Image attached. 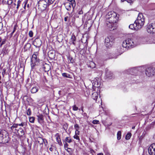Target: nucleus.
<instances>
[{
    "label": "nucleus",
    "instance_id": "obj_1",
    "mask_svg": "<svg viewBox=\"0 0 155 155\" xmlns=\"http://www.w3.org/2000/svg\"><path fill=\"white\" fill-rule=\"evenodd\" d=\"M139 44L138 40L136 38H126L123 41L122 46L124 48H132Z\"/></svg>",
    "mask_w": 155,
    "mask_h": 155
},
{
    "label": "nucleus",
    "instance_id": "obj_2",
    "mask_svg": "<svg viewBox=\"0 0 155 155\" xmlns=\"http://www.w3.org/2000/svg\"><path fill=\"white\" fill-rule=\"evenodd\" d=\"M115 38L112 35L108 36L105 39L104 44L107 48H110L114 45Z\"/></svg>",
    "mask_w": 155,
    "mask_h": 155
},
{
    "label": "nucleus",
    "instance_id": "obj_3",
    "mask_svg": "<svg viewBox=\"0 0 155 155\" xmlns=\"http://www.w3.org/2000/svg\"><path fill=\"white\" fill-rule=\"evenodd\" d=\"M145 22V18L142 14L139 13L137 17V19L135 21L136 25H137L139 29L141 28L144 25Z\"/></svg>",
    "mask_w": 155,
    "mask_h": 155
},
{
    "label": "nucleus",
    "instance_id": "obj_4",
    "mask_svg": "<svg viewBox=\"0 0 155 155\" xmlns=\"http://www.w3.org/2000/svg\"><path fill=\"white\" fill-rule=\"evenodd\" d=\"M119 15L113 11L109 12L106 15L107 18L113 19V21H114V22H115L119 19Z\"/></svg>",
    "mask_w": 155,
    "mask_h": 155
},
{
    "label": "nucleus",
    "instance_id": "obj_5",
    "mask_svg": "<svg viewBox=\"0 0 155 155\" xmlns=\"http://www.w3.org/2000/svg\"><path fill=\"white\" fill-rule=\"evenodd\" d=\"M105 25L108 27V28L110 31H112L116 29L117 24L116 22L106 21L105 24Z\"/></svg>",
    "mask_w": 155,
    "mask_h": 155
},
{
    "label": "nucleus",
    "instance_id": "obj_6",
    "mask_svg": "<svg viewBox=\"0 0 155 155\" xmlns=\"http://www.w3.org/2000/svg\"><path fill=\"white\" fill-rule=\"evenodd\" d=\"M147 31L150 33H155V22L148 24L147 28Z\"/></svg>",
    "mask_w": 155,
    "mask_h": 155
},
{
    "label": "nucleus",
    "instance_id": "obj_7",
    "mask_svg": "<svg viewBox=\"0 0 155 155\" xmlns=\"http://www.w3.org/2000/svg\"><path fill=\"white\" fill-rule=\"evenodd\" d=\"M38 54V53L36 52L33 54L31 59V66L38 64V63L39 62V60L37 57Z\"/></svg>",
    "mask_w": 155,
    "mask_h": 155
},
{
    "label": "nucleus",
    "instance_id": "obj_8",
    "mask_svg": "<svg viewBox=\"0 0 155 155\" xmlns=\"http://www.w3.org/2000/svg\"><path fill=\"white\" fill-rule=\"evenodd\" d=\"M145 73L148 77L154 75L155 74V69L153 67H148L146 69Z\"/></svg>",
    "mask_w": 155,
    "mask_h": 155
},
{
    "label": "nucleus",
    "instance_id": "obj_9",
    "mask_svg": "<svg viewBox=\"0 0 155 155\" xmlns=\"http://www.w3.org/2000/svg\"><path fill=\"white\" fill-rule=\"evenodd\" d=\"M92 88L94 90H95V88L99 87L101 85L100 79L97 78H95L92 83Z\"/></svg>",
    "mask_w": 155,
    "mask_h": 155
},
{
    "label": "nucleus",
    "instance_id": "obj_10",
    "mask_svg": "<svg viewBox=\"0 0 155 155\" xmlns=\"http://www.w3.org/2000/svg\"><path fill=\"white\" fill-rule=\"evenodd\" d=\"M48 5V3L45 0H41L38 2V6L41 7L42 10H45Z\"/></svg>",
    "mask_w": 155,
    "mask_h": 155
},
{
    "label": "nucleus",
    "instance_id": "obj_11",
    "mask_svg": "<svg viewBox=\"0 0 155 155\" xmlns=\"http://www.w3.org/2000/svg\"><path fill=\"white\" fill-rule=\"evenodd\" d=\"M150 155H155V143L151 144L148 149Z\"/></svg>",
    "mask_w": 155,
    "mask_h": 155
},
{
    "label": "nucleus",
    "instance_id": "obj_12",
    "mask_svg": "<svg viewBox=\"0 0 155 155\" xmlns=\"http://www.w3.org/2000/svg\"><path fill=\"white\" fill-rule=\"evenodd\" d=\"M33 44L36 48H39L41 45V41L40 39L36 38L33 41Z\"/></svg>",
    "mask_w": 155,
    "mask_h": 155
},
{
    "label": "nucleus",
    "instance_id": "obj_13",
    "mask_svg": "<svg viewBox=\"0 0 155 155\" xmlns=\"http://www.w3.org/2000/svg\"><path fill=\"white\" fill-rule=\"evenodd\" d=\"M64 5L66 9L68 11H70L72 8L73 9L75 6H73V4H71L70 2H66L64 3Z\"/></svg>",
    "mask_w": 155,
    "mask_h": 155
},
{
    "label": "nucleus",
    "instance_id": "obj_14",
    "mask_svg": "<svg viewBox=\"0 0 155 155\" xmlns=\"http://www.w3.org/2000/svg\"><path fill=\"white\" fill-rule=\"evenodd\" d=\"M37 117L38 118L37 120L38 122L39 123L41 124L44 122V116L42 114L38 113L37 115Z\"/></svg>",
    "mask_w": 155,
    "mask_h": 155
},
{
    "label": "nucleus",
    "instance_id": "obj_15",
    "mask_svg": "<svg viewBox=\"0 0 155 155\" xmlns=\"http://www.w3.org/2000/svg\"><path fill=\"white\" fill-rule=\"evenodd\" d=\"M137 69L135 68H132L128 70L127 71V73L128 74H136L137 73Z\"/></svg>",
    "mask_w": 155,
    "mask_h": 155
},
{
    "label": "nucleus",
    "instance_id": "obj_16",
    "mask_svg": "<svg viewBox=\"0 0 155 155\" xmlns=\"http://www.w3.org/2000/svg\"><path fill=\"white\" fill-rule=\"evenodd\" d=\"M56 140L59 145L60 146H62L63 144L61 142L60 136L58 134H57L56 135Z\"/></svg>",
    "mask_w": 155,
    "mask_h": 155
},
{
    "label": "nucleus",
    "instance_id": "obj_17",
    "mask_svg": "<svg viewBox=\"0 0 155 155\" xmlns=\"http://www.w3.org/2000/svg\"><path fill=\"white\" fill-rule=\"evenodd\" d=\"M129 28L132 30H137L139 29V28H137L138 27L137 26V25H136V23L134 22V23L133 24H130L129 26Z\"/></svg>",
    "mask_w": 155,
    "mask_h": 155
},
{
    "label": "nucleus",
    "instance_id": "obj_18",
    "mask_svg": "<svg viewBox=\"0 0 155 155\" xmlns=\"http://www.w3.org/2000/svg\"><path fill=\"white\" fill-rule=\"evenodd\" d=\"M14 1V0H3L2 3L5 4L10 5Z\"/></svg>",
    "mask_w": 155,
    "mask_h": 155
},
{
    "label": "nucleus",
    "instance_id": "obj_19",
    "mask_svg": "<svg viewBox=\"0 0 155 155\" xmlns=\"http://www.w3.org/2000/svg\"><path fill=\"white\" fill-rule=\"evenodd\" d=\"M113 74L111 71H107L106 72V76L107 78L109 79H112L113 78Z\"/></svg>",
    "mask_w": 155,
    "mask_h": 155
},
{
    "label": "nucleus",
    "instance_id": "obj_20",
    "mask_svg": "<svg viewBox=\"0 0 155 155\" xmlns=\"http://www.w3.org/2000/svg\"><path fill=\"white\" fill-rule=\"evenodd\" d=\"M42 68L45 72H47L49 71V69H50L49 66V65L45 64L43 65L42 67Z\"/></svg>",
    "mask_w": 155,
    "mask_h": 155
},
{
    "label": "nucleus",
    "instance_id": "obj_21",
    "mask_svg": "<svg viewBox=\"0 0 155 155\" xmlns=\"http://www.w3.org/2000/svg\"><path fill=\"white\" fill-rule=\"evenodd\" d=\"M43 139L41 137H38L37 139V141L38 143L40 145L41 147H43Z\"/></svg>",
    "mask_w": 155,
    "mask_h": 155
},
{
    "label": "nucleus",
    "instance_id": "obj_22",
    "mask_svg": "<svg viewBox=\"0 0 155 155\" xmlns=\"http://www.w3.org/2000/svg\"><path fill=\"white\" fill-rule=\"evenodd\" d=\"M38 90V88L36 87H32L31 90V92L32 94L36 93Z\"/></svg>",
    "mask_w": 155,
    "mask_h": 155
},
{
    "label": "nucleus",
    "instance_id": "obj_23",
    "mask_svg": "<svg viewBox=\"0 0 155 155\" xmlns=\"http://www.w3.org/2000/svg\"><path fill=\"white\" fill-rule=\"evenodd\" d=\"M98 97V94L97 92H94L92 94V98L93 99L96 101Z\"/></svg>",
    "mask_w": 155,
    "mask_h": 155
},
{
    "label": "nucleus",
    "instance_id": "obj_24",
    "mask_svg": "<svg viewBox=\"0 0 155 155\" xmlns=\"http://www.w3.org/2000/svg\"><path fill=\"white\" fill-rule=\"evenodd\" d=\"M9 51L7 47L4 48H3L2 50V53L3 55L6 54H8Z\"/></svg>",
    "mask_w": 155,
    "mask_h": 155
},
{
    "label": "nucleus",
    "instance_id": "obj_25",
    "mask_svg": "<svg viewBox=\"0 0 155 155\" xmlns=\"http://www.w3.org/2000/svg\"><path fill=\"white\" fill-rule=\"evenodd\" d=\"M18 133L19 134L22 136L24 134V132L21 128H20L18 130Z\"/></svg>",
    "mask_w": 155,
    "mask_h": 155
},
{
    "label": "nucleus",
    "instance_id": "obj_26",
    "mask_svg": "<svg viewBox=\"0 0 155 155\" xmlns=\"http://www.w3.org/2000/svg\"><path fill=\"white\" fill-rule=\"evenodd\" d=\"M72 142L71 139L69 137H66L65 140L63 141V143L67 142L68 143H70Z\"/></svg>",
    "mask_w": 155,
    "mask_h": 155
},
{
    "label": "nucleus",
    "instance_id": "obj_27",
    "mask_svg": "<svg viewBox=\"0 0 155 155\" xmlns=\"http://www.w3.org/2000/svg\"><path fill=\"white\" fill-rule=\"evenodd\" d=\"M71 41L72 43V44L74 45H75V43L74 41L76 40V37L74 36H72L71 38Z\"/></svg>",
    "mask_w": 155,
    "mask_h": 155
},
{
    "label": "nucleus",
    "instance_id": "obj_28",
    "mask_svg": "<svg viewBox=\"0 0 155 155\" xmlns=\"http://www.w3.org/2000/svg\"><path fill=\"white\" fill-rule=\"evenodd\" d=\"M131 136V134L130 132H128L127 134L125 137V139L126 140H128L130 138Z\"/></svg>",
    "mask_w": 155,
    "mask_h": 155
},
{
    "label": "nucleus",
    "instance_id": "obj_29",
    "mask_svg": "<svg viewBox=\"0 0 155 155\" xmlns=\"http://www.w3.org/2000/svg\"><path fill=\"white\" fill-rule=\"evenodd\" d=\"M4 138V135L2 132H0V143L3 142L2 140Z\"/></svg>",
    "mask_w": 155,
    "mask_h": 155
},
{
    "label": "nucleus",
    "instance_id": "obj_30",
    "mask_svg": "<svg viewBox=\"0 0 155 155\" xmlns=\"http://www.w3.org/2000/svg\"><path fill=\"white\" fill-rule=\"evenodd\" d=\"M121 133L120 131H118L117 134V137L118 140H120L121 138Z\"/></svg>",
    "mask_w": 155,
    "mask_h": 155
},
{
    "label": "nucleus",
    "instance_id": "obj_31",
    "mask_svg": "<svg viewBox=\"0 0 155 155\" xmlns=\"http://www.w3.org/2000/svg\"><path fill=\"white\" fill-rule=\"evenodd\" d=\"M68 127V124L67 123L64 124L63 126V128L66 132H67V130Z\"/></svg>",
    "mask_w": 155,
    "mask_h": 155
},
{
    "label": "nucleus",
    "instance_id": "obj_32",
    "mask_svg": "<svg viewBox=\"0 0 155 155\" xmlns=\"http://www.w3.org/2000/svg\"><path fill=\"white\" fill-rule=\"evenodd\" d=\"M18 126L23 127L24 126H27V123L26 122H22L21 124H18Z\"/></svg>",
    "mask_w": 155,
    "mask_h": 155
},
{
    "label": "nucleus",
    "instance_id": "obj_33",
    "mask_svg": "<svg viewBox=\"0 0 155 155\" xmlns=\"http://www.w3.org/2000/svg\"><path fill=\"white\" fill-rule=\"evenodd\" d=\"M104 151L105 153V155H110L109 153L108 152L107 149L106 147L103 148Z\"/></svg>",
    "mask_w": 155,
    "mask_h": 155
},
{
    "label": "nucleus",
    "instance_id": "obj_34",
    "mask_svg": "<svg viewBox=\"0 0 155 155\" xmlns=\"http://www.w3.org/2000/svg\"><path fill=\"white\" fill-rule=\"evenodd\" d=\"M35 120V117H30L29 118V121L30 123H34Z\"/></svg>",
    "mask_w": 155,
    "mask_h": 155
},
{
    "label": "nucleus",
    "instance_id": "obj_35",
    "mask_svg": "<svg viewBox=\"0 0 155 155\" xmlns=\"http://www.w3.org/2000/svg\"><path fill=\"white\" fill-rule=\"evenodd\" d=\"M31 46V45L29 43H27L26 44L24 47V48L26 50L28 48H29Z\"/></svg>",
    "mask_w": 155,
    "mask_h": 155
},
{
    "label": "nucleus",
    "instance_id": "obj_36",
    "mask_svg": "<svg viewBox=\"0 0 155 155\" xmlns=\"http://www.w3.org/2000/svg\"><path fill=\"white\" fill-rule=\"evenodd\" d=\"M74 128L75 130H79L80 127L78 124H75L74 125Z\"/></svg>",
    "mask_w": 155,
    "mask_h": 155
},
{
    "label": "nucleus",
    "instance_id": "obj_37",
    "mask_svg": "<svg viewBox=\"0 0 155 155\" xmlns=\"http://www.w3.org/2000/svg\"><path fill=\"white\" fill-rule=\"evenodd\" d=\"M107 56H108V59H111V58H116L117 57L114 56V57L113 56H112V54H107Z\"/></svg>",
    "mask_w": 155,
    "mask_h": 155
},
{
    "label": "nucleus",
    "instance_id": "obj_38",
    "mask_svg": "<svg viewBox=\"0 0 155 155\" xmlns=\"http://www.w3.org/2000/svg\"><path fill=\"white\" fill-rule=\"evenodd\" d=\"M26 113L28 115H30L31 114V111L30 108L28 109L26 111Z\"/></svg>",
    "mask_w": 155,
    "mask_h": 155
},
{
    "label": "nucleus",
    "instance_id": "obj_39",
    "mask_svg": "<svg viewBox=\"0 0 155 155\" xmlns=\"http://www.w3.org/2000/svg\"><path fill=\"white\" fill-rule=\"evenodd\" d=\"M68 1L72 4H73V6H75L76 4L75 2V0H67Z\"/></svg>",
    "mask_w": 155,
    "mask_h": 155
},
{
    "label": "nucleus",
    "instance_id": "obj_40",
    "mask_svg": "<svg viewBox=\"0 0 155 155\" xmlns=\"http://www.w3.org/2000/svg\"><path fill=\"white\" fill-rule=\"evenodd\" d=\"M43 143L44 144L45 146H47L48 144V141L46 139H43Z\"/></svg>",
    "mask_w": 155,
    "mask_h": 155
},
{
    "label": "nucleus",
    "instance_id": "obj_41",
    "mask_svg": "<svg viewBox=\"0 0 155 155\" xmlns=\"http://www.w3.org/2000/svg\"><path fill=\"white\" fill-rule=\"evenodd\" d=\"M73 137L74 139L78 140V142L80 141V138L78 135H74Z\"/></svg>",
    "mask_w": 155,
    "mask_h": 155
},
{
    "label": "nucleus",
    "instance_id": "obj_42",
    "mask_svg": "<svg viewBox=\"0 0 155 155\" xmlns=\"http://www.w3.org/2000/svg\"><path fill=\"white\" fill-rule=\"evenodd\" d=\"M55 1V0H48V5H50L52 4Z\"/></svg>",
    "mask_w": 155,
    "mask_h": 155
},
{
    "label": "nucleus",
    "instance_id": "obj_43",
    "mask_svg": "<svg viewBox=\"0 0 155 155\" xmlns=\"http://www.w3.org/2000/svg\"><path fill=\"white\" fill-rule=\"evenodd\" d=\"M62 75L63 77L66 78H68L69 75L66 73H64L62 74Z\"/></svg>",
    "mask_w": 155,
    "mask_h": 155
},
{
    "label": "nucleus",
    "instance_id": "obj_44",
    "mask_svg": "<svg viewBox=\"0 0 155 155\" xmlns=\"http://www.w3.org/2000/svg\"><path fill=\"white\" fill-rule=\"evenodd\" d=\"M33 33L32 31H30L29 32V35L31 38L33 36Z\"/></svg>",
    "mask_w": 155,
    "mask_h": 155
},
{
    "label": "nucleus",
    "instance_id": "obj_45",
    "mask_svg": "<svg viewBox=\"0 0 155 155\" xmlns=\"http://www.w3.org/2000/svg\"><path fill=\"white\" fill-rule=\"evenodd\" d=\"M99 121L97 120H94L92 121V123L94 124H97L99 123Z\"/></svg>",
    "mask_w": 155,
    "mask_h": 155
},
{
    "label": "nucleus",
    "instance_id": "obj_46",
    "mask_svg": "<svg viewBox=\"0 0 155 155\" xmlns=\"http://www.w3.org/2000/svg\"><path fill=\"white\" fill-rule=\"evenodd\" d=\"M21 2V1L20 0H18L17 2V5L16 8L17 9H18L19 8V6L20 5V4Z\"/></svg>",
    "mask_w": 155,
    "mask_h": 155
},
{
    "label": "nucleus",
    "instance_id": "obj_47",
    "mask_svg": "<svg viewBox=\"0 0 155 155\" xmlns=\"http://www.w3.org/2000/svg\"><path fill=\"white\" fill-rule=\"evenodd\" d=\"M28 1V0H25L23 3V4H24L23 8L25 9L26 7V4L27 3Z\"/></svg>",
    "mask_w": 155,
    "mask_h": 155
},
{
    "label": "nucleus",
    "instance_id": "obj_48",
    "mask_svg": "<svg viewBox=\"0 0 155 155\" xmlns=\"http://www.w3.org/2000/svg\"><path fill=\"white\" fill-rule=\"evenodd\" d=\"M73 109L74 110L76 111L78 110V107L75 105H74L73 106Z\"/></svg>",
    "mask_w": 155,
    "mask_h": 155
},
{
    "label": "nucleus",
    "instance_id": "obj_49",
    "mask_svg": "<svg viewBox=\"0 0 155 155\" xmlns=\"http://www.w3.org/2000/svg\"><path fill=\"white\" fill-rule=\"evenodd\" d=\"M50 56V57L51 58H54L55 56V54H53L52 53H51V52H50L48 54Z\"/></svg>",
    "mask_w": 155,
    "mask_h": 155
},
{
    "label": "nucleus",
    "instance_id": "obj_50",
    "mask_svg": "<svg viewBox=\"0 0 155 155\" xmlns=\"http://www.w3.org/2000/svg\"><path fill=\"white\" fill-rule=\"evenodd\" d=\"M64 143V148H67V149H70V148L67 147L68 146V143H67L66 142Z\"/></svg>",
    "mask_w": 155,
    "mask_h": 155
},
{
    "label": "nucleus",
    "instance_id": "obj_51",
    "mask_svg": "<svg viewBox=\"0 0 155 155\" xmlns=\"http://www.w3.org/2000/svg\"><path fill=\"white\" fill-rule=\"evenodd\" d=\"M68 13L69 15V17H68V18H69L68 20L69 21H70V18L72 17V16H73L72 12H71V13H70L69 12H68Z\"/></svg>",
    "mask_w": 155,
    "mask_h": 155
},
{
    "label": "nucleus",
    "instance_id": "obj_52",
    "mask_svg": "<svg viewBox=\"0 0 155 155\" xmlns=\"http://www.w3.org/2000/svg\"><path fill=\"white\" fill-rule=\"evenodd\" d=\"M69 59L70 60V62L71 63H73L74 62V60L73 59V58L72 57H69Z\"/></svg>",
    "mask_w": 155,
    "mask_h": 155
},
{
    "label": "nucleus",
    "instance_id": "obj_53",
    "mask_svg": "<svg viewBox=\"0 0 155 155\" xmlns=\"http://www.w3.org/2000/svg\"><path fill=\"white\" fill-rule=\"evenodd\" d=\"M80 134V131L79 130H75V135H78Z\"/></svg>",
    "mask_w": 155,
    "mask_h": 155
},
{
    "label": "nucleus",
    "instance_id": "obj_54",
    "mask_svg": "<svg viewBox=\"0 0 155 155\" xmlns=\"http://www.w3.org/2000/svg\"><path fill=\"white\" fill-rule=\"evenodd\" d=\"M5 41H6V39H3L2 41L1 44V45H0V46H2L5 44Z\"/></svg>",
    "mask_w": 155,
    "mask_h": 155
},
{
    "label": "nucleus",
    "instance_id": "obj_55",
    "mask_svg": "<svg viewBox=\"0 0 155 155\" xmlns=\"http://www.w3.org/2000/svg\"><path fill=\"white\" fill-rule=\"evenodd\" d=\"M3 27V23L2 22H0V31L1 30Z\"/></svg>",
    "mask_w": 155,
    "mask_h": 155
},
{
    "label": "nucleus",
    "instance_id": "obj_56",
    "mask_svg": "<svg viewBox=\"0 0 155 155\" xmlns=\"http://www.w3.org/2000/svg\"><path fill=\"white\" fill-rule=\"evenodd\" d=\"M17 26L16 25H15L14 26V28H13V29L12 31L13 33L16 30L17 28Z\"/></svg>",
    "mask_w": 155,
    "mask_h": 155
},
{
    "label": "nucleus",
    "instance_id": "obj_57",
    "mask_svg": "<svg viewBox=\"0 0 155 155\" xmlns=\"http://www.w3.org/2000/svg\"><path fill=\"white\" fill-rule=\"evenodd\" d=\"M18 124H14L13 125V127L16 128L18 127Z\"/></svg>",
    "mask_w": 155,
    "mask_h": 155
},
{
    "label": "nucleus",
    "instance_id": "obj_58",
    "mask_svg": "<svg viewBox=\"0 0 155 155\" xmlns=\"http://www.w3.org/2000/svg\"><path fill=\"white\" fill-rule=\"evenodd\" d=\"M127 1L129 3H131L133 2V0H127Z\"/></svg>",
    "mask_w": 155,
    "mask_h": 155
},
{
    "label": "nucleus",
    "instance_id": "obj_59",
    "mask_svg": "<svg viewBox=\"0 0 155 155\" xmlns=\"http://www.w3.org/2000/svg\"><path fill=\"white\" fill-rule=\"evenodd\" d=\"M68 17L67 16L64 18V20L65 21H68Z\"/></svg>",
    "mask_w": 155,
    "mask_h": 155
},
{
    "label": "nucleus",
    "instance_id": "obj_60",
    "mask_svg": "<svg viewBox=\"0 0 155 155\" xmlns=\"http://www.w3.org/2000/svg\"><path fill=\"white\" fill-rule=\"evenodd\" d=\"M147 43H150V44H152V43H155V41H152V42H151L150 41H149V42H147Z\"/></svg>",
    "mask_w": 155,
    "mask_h": 155
},
{
    "label": "nucleus",
    "instance_id": "obj_61",
    "mask_svg": "<svg viewBox=\"0 0 155 155\" xmlns=\"http://www.w3.org/2000/svg\"><path fill=\"white\" fill-rule=\"evenodd\" d=\"M83 13V12L82 10H81L79 12V14H82Z\"/></svg>",
    "mask_w": 155,
    "mask_h": 155
},
{
    "label": "nucleus",
    "instance_id": "obj_62",
    "mask_svg": "<svg viewBox=\"0 0 155 155\" xmlns=\"http://www.w3.org/2000/svg\"><path fill=\"white\" fill-rule=\"evenodd\" d=\"M49 150L51 151H52L53 150V149L52 147H50L49 148Z\"/></svg>",
    "mask_w": 155,
    "mask_h": 155
},
{
    "label": "nucleus",
    "instance_id": "obj_63",
    "mask_svg": "<svg viewBox=\"0 0 155 155\" xmlns=\"http://www.w3.org/2000/svg\"><path fill=\"white\" fill-rule=\"evenodd\" d=\"M97 155H104V154H103V153H98L97 154Z\"/></svg>",
    "mask_w": 155,
    "mask_h": 155
},
{
    "label": "nucleus",
    "instance_id": "obj_64",
    "mask_svg": "<svg viewBox=\"0 0 155 155\" xmlns=\"http://www.w3.org/2000/svg\"><path fill=\"white\" fill-rule=\"evenodd\" d=\"M14 32H13V31L10 34V36L11 37H12L13 35V33H14Z\"/></svg>",
    "mask_w": 155,
    "mask_h": 155
}]
</instances>
